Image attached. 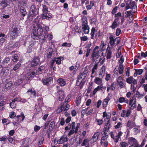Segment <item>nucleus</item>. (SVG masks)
I'll list each match as a JSON object with an SVG mask.
<instances>
[{"mask_svg": "<svg viewBox=\"0 0 147 147\" xmlns=\"http://www.w3.org/2000/svg\"><path fill=\"white\" fill-rule=\"evenodd\" d=\"M95 29L94 27H92L91 30V32L90 34L91 38L93 40L94 39L95 32Z\"/></svg>", "mask_w": 147, "mask_h": 147, "instance_id": "nucleus-31", "label": "nucleus"}, {"mask_svg": "<svg viewBox=\"0 0 147 147\" xmlns=\"http://www.w3.org/2000/svg\"><path fill=\"white\" fill-rule=\"evenodd\" d=\"M57 82L61 86H64L66 84V82L64 80L61 78L58 79Z\"/></svg>", "mask_w": 147, "mask_h": 147, "instance_id": "nucleus-25", "label": "nucleus"}, {"mask_svg": "<svg viewBox=\"0 0 147 147\" xmlns=\"http://www.w3.org/2000/svg\"><path fill=\"white\" fill-rule=\"evenodd\" d=\"M105 71V67H102L100 69L99 75H101L102 77L104 75Z\"/></svg>", "mask_w": 147, "mask_h": 147, "instance_id": "nucleus-37", "label": "nucleus"}, {"mask_svg": "<svg viewBox=\"0 0 147 147\" xmlns=\"http://www.w3.org/2000/svg\"><path fill=\"white\" fill-rule=\"evenodd\" d=\"M89 144V140L88 139H85L84 140L82 143L81 144V145L82 146H84L88 145Z\"/></svg>", "mask_w": 147, "mask_h": 147, "instance_id": "nucleus-43", "label": "nucleus"}, {"mask_svg": "<svg viewBox=\"0 0 147 147\" xmlns=\"http://www.w3.org/2000/svg\"><path fill=\"white\" fill-rule=\"evenodd\" d=\"M5 35L3 33L0 34V43L3 44L5 41Z\"/></svg>", "mask_w": 147, "mask_h": 147, "instance_id": "nucleus-27", "label": "nucleus"}, {"mask_svg": "<svg viewBox=\"0 0 147 147\" xmlns=\"http://www.w3.org/2000/svg\"><path fill=\"white\" fill-rule=\"evenodd\" d=\"M147 57V51L145 53L142 52L141 53L140 58L143 57Z\"/></svg>", "mask_w": 147, "mask_h": 147, "instance_id": "nucleus-59", "label": "nucleus"}, {"mask_svg": "<svg viewBox=\"0 0 147 147\" xmlns=\"http://www.w3.org/2000/svg\"><path fill=\"white\" fill-rule=\"evenodd\" d=\"M40 58L38 56L34 57L31 62V67H34L37 66L40 63Z\"/></svg>", "mask_w": 147, "mask_h": 147, "instance_id": "nucleus-10", "label": "nucleus"}, {"mask_svg": "<svg viewBox=\"0 0 147 147\" xmlns=\"http://www.w3.org/2000/svg\"><path fill=\"white\" fill-rule=\"evenodd\" d=\"M71 94H69L68 95L66 98L65 99V102L68 103V102H70L71 101Z\"/></svg>", "mask_w": 147, "mask_h": 147, "instance_id": "nucleus-46", "label": "nucleus"}, {"mask_svg": "<svg viewBox=\"0 0 147 147\" xmlns=\"http://www.w3.org/2000/svg\"><path fill=\"white\" fill-rule=\"evenodd\" d=\"M122 134L123 132L121 131L118 132L117 135L115 133H113L112 131L110 133L111 138L113 139L115 142L116 143L118 142L119 138H120L121 136H122Z\"/></svg>", "mask_w": 147, "mask_h": 147, "instance_id": "nucleus-6", "label": "nucleus"}, {"mask_svg": "<svg viewBox=\"0 0 147 147\" xmlns=\"http://www.w3.org/2000/svg\"><path fill=\"white\" fill-rule=\"evenodd\" d=\"M84 83L85 81L84 80H82L78 77L76 82V85L79 87L80 89L82 88Z\"/></svg>", "mask_w": 147, "mask_h": 147, "instance_id": "nucleus-16", "label": "nucleus"}, {"mask_svg": "<svg viewBox=\"0 0 147 147\" xmlns=\"http://www.w3.org/2000/svg\"><path fill=\"white\" fill-rule=\"evenodd\" d=\"M42 19L39 18L38 16L34 20L33 24V31L31 34L32 37L34 39L42 40L45 41L46 38L44 35L42 34L43 31L41 23Z\"/></svg>", "mask_w": 147, "mask_h": 147, "instance_id": "nucleus-1", "label": "nucleus"}, {"mask_svg": "<svg viewBox=\"0 0 147 147\" xmlns=\"http://www.w3.org/2000/svg\"><path fill=\"white\" fill-rule=\"evenodd\" d=\"M111 113H107L106 112H104L103 113L102 117L104 118L105 117H106L107 119L108 120L109 119H110V118L111 117Z\"/></svg>", "mask_w": 147, "mask_h": 147, "instance_id": "nucleus-34", "label": "nucleus"}, {"mask_svg": "<svg viewBox=\"0 0 147 147\" xmlns=\"http://www.w3.org/2000/svg\"><path fill=\"white\" fill-rule=\"evenodd\" d=\"M82 29L85 34H88L89 32V27L88 25V22L85 18L83 17L82 19Z\"/></svg>", "mask_w": 147, "mask_h": 147, "instance_id": "nucleus-3", "label": "nucleus"}, {"mask_svg": "<svg viewBox=\"0 0 147 147\" xmlns=\"http://www.w3.org/2000/svg\"><path fill=\"white\" fill-rule=\"evenodd\" d=\"M19 57L18 56L17 54H14L13 56H12L11 60L14 62H16L18 60Z\"/></svg>", "mask_w": 147, "mask_h": 147, "instance_id": "nucleus-36", "label": "nucleus"}, {"mask_svg": "<svg viewBox=\"0 0 147 147\" xmlns=\"http://www.w3.org/2000/svg\"><path fill=\"white\" fill-rule=\"evenodd\" d=\"M86 76L85 75H84V74L81 73L80 75H79L78 77L82 79V80H84V79Z\"/></svg>", "mask_w": 147, "mask_h": 147, "instance_id": "nucleus-61", "label": "nucleus"}, {"mask_svg": "<svg viewBox=\"0 0 147 147\" xmlns=\"http://www.w3.org/2000/svg\"><path fill=\"white\" fill-rule=\"evenodd\" d=\"M28 3V0H24L23 1V5L24 6L28 7L31 5V4H27Z\"/></svg>", "mask_w": 147, "mask_h": 147, "instance_id": "nucleus-54", "label": "nucleus"}, {"mask_svg": "<svg viewBox=\"0 0 147 147\" xmlns=\"http://www.w3.org/2000/svg\"><path fill=\"white\" fill-rule=\"evenodd\" d=\"M11 0H2L0 1V5L1 8L3 9L9 6Z\"/></svg>", "mask_w": 147, "mask_h": 147, "instance_id": "nucleus-11", "label": "nucleus"}, {"mask_svg": "<svg viewBox=\"0 0 147 147\" xmlns=\"http://www.w3.org/2000/svg\"><path fill=\"white\" fill-rule=\"evenodd\" d=\"M84 111L86 112L87 115H88L93 111L94 109L93 108H90V107H88L85 109L83 110L82 111Z\"/></svg>", "mask_w": 147, "mask_h": 147, "instance_id": "nucleus-23", "label": "nucleus"}, {"mask_svg": "<svg viewBox=\"0 0 147 147\" xmlns=\"http://www.w3.org/2000/svg\"><path fill=\"white\" fill-rule=\"evenodd\" d=\"M134 80V78L132 76H130L126 79V82L129 84H131Z\"/></svg>", "mask_w": 147, "mask_h": 147, "instance_id": "nucleus-48", "label": "nucleus"}, {"mask_svg": "<svg viewBox=\"0 0 147 147\" xmlns=\"http://www.w3.org/2000/svg\"><path fill=\"white\" fill-rule=\"evenodd\" d=\"M94 82L98 85H102V80L98 77H96L94 79Z\"/></svg>", "mask_w": 147, "mask_h": 147, "instance_id": "nucleus-29", "label": "nucleus"}, {"mask_svg": "<svg viewBox=\"0 0 147 147\" xmlns=\"http://www.w3.org/2000/svg\"><path fill=\"white\" fill-rule=\"evenodd\" d=\"M42 83L43 84L47 86H49L53 81V78L51 77L47 78L43 80L42 79Z\"/></svg>", "mask_w": 147, "mask_h": 147, "instance_id": "nucleus-15", "label": "nucleus"}, {"mask_svg": "<svg viewBox=\"0 0 147 147\" xmlns=\"http://www.w3.org/2000/svg\"><path fill=\"white\" fill-rule=\"evenodd\" d=\"M135 12V11H134L133 10L127 11L125 13V16L126 18H128L130 16V18H132V20H133V16Z\"/></svg>", "mask_w": 147, "mask_h": 147, "instance_id": "nucleus-19", "label": "nucleus"}, {"mask_svg": "<svg viewBox=\"0 0 147 147\" xmlns=\"http://www.w3.org/2000/svg\"><path fill=\"white\" fill-rule=\"evenodd\" d=\"M124 67L123 65L120 64L119 65L118 73L120 74H122L123 71Z\"/></svg>", "mask_w": 147, "mask_h": 147, "instance_id": "nucleus-38", "label": "nucleus"}, {"mask_svg": "<svg viewBox=\"0 0 147 147\" xmlns=\"http://www.w3.org/2000/svg\"><path fill=\"white\" fill-rule=\"evenodd\" d=\"M9 105L12 109L15 108L16 107V103L12 101L10 103Z\"/></svg>", "mask_w": 147, "mask_h": 147, "instance_id": "nucleus-53", "label": "nucleus"}, {"mask_svg": "<svg viewBox=\"0 0 147 147\" xmlns=\"http://www.w3.org/2000/svg\"><path fill=\"white\" fill-rule=\"evenodd\" d=\"M118 101L120 103L125 102L126 103H128V99L125 100L123 97H121L119 98Z\"/></svg>", "mask_w": 147, "mask_h": 147, "instance_id": "nucleus-32", "label": "nucleus"}, {"mask_svg": "<svg viewBox=\"0 0 147 147\" xmlns=\"http://www.w3.org/2000/svg\"><path fill=\"white\" fill-rule=\"evenodd\" d=\"M20 14L24 17L25 16L27 13L26 9L23 7H21L20 9Z\"/></svg>", "mask_w": 147, "mask_h": 147, "instance_id": "nucleus-24", "label": "nucleus"}, {"mask_svg": "<svg viewBox=\"0 0 147 147\" xmlns=\"http://www.w3.org/2000/svg\"><path fill=\"white\" fill-rule=\"evenodd\" d=\"M45 69L44 66H41L37 70V71L40 74L42 71L44 70Z\"/></svg>", "mask_w": 147, "mask_h": 147, "instance_id": "nucleus-45", "label": "nucleus"}, {"mask_svg": "<svg viewBox=\"0 0 147 147\" xmlns=\"http://www.w3.org/2000/svg\"><path fill=\"white\" fill-rule=\"evenodd\" d=\"M110 39V44L111 46H113L116 40V38L114 39L112 35H111L109 37Z\"/></svg>", "mask_w": 147, "mask_h": 147, "instance_id": "nucleus-28", "label": "nucleus"}, {"mask_svg": "<svg viewBox=\"0 0 147 147\" xmlns=\"http://www.w3.org/2000/svg\"><path fill=\"white\" fill-rule=\"evenodd\" d=\"M58 93L59 94V96L58 98V99L59 101H61L64 99L65 97V93L64 92L60 91Z\"/></svg>", "mask_w": 147, "mask_h": 147, "instance_id": "nucleus-22", "label": "nucleus"}, {"mask_svg": "<svg viewBox=\"0 0 147 147\" xmlns=\"http://www.w3.org/2000/svg\"><path fill=\"white\" fill-rule=\"evenodd\" d=\"M21 65V63L20 62H18L15 65L13 68V69L14 71L17 70L20 67Z\"/></svg>", "mask_w": 147, "mask_h": 147, "instance_id": "nucleus-41", "label": "nucleus"}, {"mask_svg": "<svg viewBox=\"0 0 147 147\" xmlns=\"http://www.w3.org/2000/svg\"><path fill=\"white\" fill-rule=\"evenodd\" d=\"M76 133V130L73 129H71L70 130L68 134V136H69L73 134L74 133Z\"/></svg>", "mask_w": 147, "mask_h": 147, "instance_id": "nucleus-60", "label": "nucleus"}, {"mask_svg": "<svg viewBox=\"0 0 147 147\" xmlns=\"http://www.w3.org/2000/svg\"><path fill=\"white\" fill-rule=\"evenodd\" d=\"M110 119L108 120L105 122V124L104 128L103 129L102 131L105 134H107L106 132L108 131L111 127V124L110 122Z\"/></svg>", "mask_w": 147, "mask_h": 147, "instance_id": "nucleus-9", "label": "nucleus"}, {"mask_svg": "<svg viewBox=\"0 0 147 147\" xmlns=\"http://www.w3.org/2000/svg\"><path fill=\"white\" fill-rule=\"evenodd\" d=\"M12 84L11 82L7 83L5 85V87L6 89H9L12 86Z\"/></svg>", "mask_w": 147, "mask_h": 147, "instance_id": "nucleus-55", "label": "nucleus"}, {"mask_svg": "<svg viewBox=\"0 0 147 147\" xmlns=\"http://www.w3.org/2000/svg\"><path fill=\"white\" fill-rule=\"evenodd\" d=\"M128 143L131 145H134L136 147H140L139 145L137 142V140L133 137H129L128 139Z\"/></svg>", "mask_w": 147, "mask_h": 147, "instance_id": "nucleus-8", "label": "nucleus"}, {"mask_svg": "<svg viewBox=\"0 0 147 147\" xmlns=\"http://www.w3.org/2000/svg\"><path fill=\"white\" fill-rule=\"evenodd\" d=\"M42 13L46 12L49 11H48V8L45 5H42Z\"/></svg>", "mask_w": 147, "mask_h": 147, "instance_id": "nucleus-47", "label": "nucleus"}, {"mask_svg": "<svg viewBox=\"0 0 147 147\" xmlns=\"http://www.w3.org/2000/svg\"><path fill=\"white\" fill-rule=\"evenodd\" d=\"M65 105V106H66V108L65 109L63 110V111H66H66L68 110L69 108L70 105L68 104V103H65L64 102V105Z\"/></svg>", "mask_w": 147, "mask_h": 147, "instance_id": "nucleus-57", "label": "nucleus"}, {"mask_svg": "<svg viewBox=\"0 0 147 147\" xmlns=\"http://www.w3.org/2000/svg\"><path fill=\"white\" fill-rule=\"evenodd\" d=\"M81 96H79L77 97L76 98V105L78 106L80 104L81 102Z\"/></svg>", "mask_w": 147, "mask_h": 147, "instance_id": "nucleus-44", "label": "nucleus"}, {"mask_svg": "<svg viewBox=\"0 0 147 147\" xmlns=\"http://www.w3.org/2000/svg\"><path fill=\"white\" fill-rule=\"evenodd\" d=\"M119 20V18H116L113 22L112 25L111 26V27L113 29H114L117 27L119 25V24L118 25L117 23Z\"/></svg>", "mask_w": 147, "mask_h": 147, "instance_id": "nucleus-21", "label": "nucleus"}, {"mask_svg": "<svg viewBox=\"0 0 147 147\" xmlns=\"http://www.w3.org/2000/svg\"><path fill=\"white\" fill-rule=\"evenodd\" d=\"M121 30L119 28H117L116 29V34L117 36H119L121 33Z\"/></svg>", "mask_w": 147, "mask_h": 147, "instance_id": "nucleus-62", "label": "nucleus"}, {"mask_svg": "<svg viewBox=\"0 0 147 147\" xmlns=\"http://www.w3.org/2000/svg\"><path fill=\"white\" fill-rule=\"evenodd\" d=\"M40 129V127L37 125H35L34 127V130L36 132L38 131Z\"/></svg>", "mask_w": 147, "mask_h": 147, "instance_id": "nucleus-64", "label": "nucleus"}, {"mask_svg": "<svg viewBox=\"0 0 147 147\" xmlns=\"http://www.w3.org/2000/svg\"><path fill=\"white\" fill-rule=\"evenodd\" d=\"M19 28L18 26L13 27L12 28L10 32L11 36L12 38H15L19 33Z\"/></svg>", "mask_w": 147, "mask_h": 147, "instance_id": "nucleus-5", "label": "nucleus"}, {"mask_svg": "<svg viewBox=\"0 0 147 147\" xmlns=\"http://www.w3.org/2000/svg\"><path fill=\"white\" fill-rule=\"evenodd\" d=\"M129 3L130 6V9L132 10L135 8V7H136L135 1H130Z\"/></svg>", "mask_w": 147, "mask_h": 147, "instance_id": "nucleus-33", "label": "nucleus"}, {"mask_svg": "<svg viewBox=\"0 0 147 147\" xmlns=\"http://www.w3.org/2000/svg\"><path fill=\"white\" fill-rule=\"evenodd\" d=\"M122 80L123 78L119 76L118 78L117 82L119 87L121 88H123L124 86L123 83L122 82Z\"/></svg>", "mask_w": 147, "mask_h": 147, "instance_id": "nucleus-20", "label": "nucleus"}, {"mask_svg": "<svg viewBox=\"0 0 147 147\" xmlns=\"http://www.w3.org/2000/svg\"><path fill=\"white\" fill-rule=\"evenodd\" d=\"M136 96L134 95L132 98L129 102V105L130 106L132 104L136 103Z\"/></svg>", "mask_w": 147, "mask_h": 147, "instance_id": "nucleus-30", "label": "nucleus"}, {"mask_svg": "<svg viewBox=\"0 0 147 147\" xmlns=\"http://www.w3.org/2000/svg\"><path fill=\"white\" fill-rule=\"evenodd\" d=\"M116 83L114 82L113 83L111 86V90H114L115 89V86H116Z\"/></svg>", "mask_w": 147, "mask_h": 147, "instance_id": "nucleus-63", "label": "nucleus"}, {"mask_svg": "<svg viewBox=\"0 0 147 147\" xmlns=\"http://www.w3.org/2000/svg\"><path fill=\"white\" fill-rule=\"evenodd\" d=\"M69 138L67 136L65 135H63L60 138V139L57 141V143L59 144H62L64 142H67Z\"/></svg>", "mask_w": 147, "mask_h": 147, "instance_id": "nucleus-17", "label": "nucleus"}, {"mask_svg": "<svg viewBox=\"0 0 147 147\" xmlns=\"http://www.w3.org/2000/svg\"><path fill=\"white\" fill-rule=\"evenodd\" d=\"M46 53L47 57L48 60L50 59L52 57H54L55 56L54 51L51 48H48L46 51Z\"/></svg>", "mask_w": 147, "mask_h": 147, "instance_id": "nucleus-7", "label": "nucleus"}, {"mask_svg": "<svg viewBox=\"0 0 147 147\" xmlns=\"http://www.w3.org/2000/svg\"><path fill=\"white\" fill-rule=\"evenodd\" d=\"M38 10L36 8L34 5H32L30 7V12L28 14V18L32 19L38 14Z\"/></svg>", "mask_w": 147, "mask_h": 147, "instance_id": "nucleus-2", "label": "nucleus"}, {"mask_svg": "<svg viewBox=\"0 0 147 147\" xmlns=\"http://www.w3.org/2000/svg\"><path fill=\"white\" fill-rule=\"evenodd\" d=\"M134 131L136 134L139 133L140 132V127L137 126L136 127H135L134 128Z\"/></svg>", "mask_w": 147, "mask_h": 147, "instance_id": "nucleus-58", "label": "nucleus"}, {"mask_svg": "<svg viewBox=\"0 0 147 147\" xmlns=\"http://www.w3.org/2000/svg\"><path fill=\"white\" fill-rule=\"evenodd\" d=\"M100 55V53L99 51L97 50V51H93L91 58L92 61H94V57L96 59H97L98 58Z\"/></svg>", "mask_w": 147, "mask_h": 147, "instance_id": "nucleus-13", "label": "nucleus"}, {"mask_svg": "<svg viewBox=\"0 0 147 147\" xmlns=\"http://www.w3.org/2000/svg\"><path fill=\"white\" fill-rule=\"evenodd\" d=\"M100 135V133L99 132L95 133L90 140L91 142L94 143L97 141Z\"/></svg>", "mask_w": 147, "mask_h": 147, "instance_id": "nucleus-12", "label": "nucleus"}, {"mask_svg": "<svg viewBox=\"0 0 147 147\" xmlns=\"http://www.w3.org/2000/svg\"><path fill=\"white\" fill-rule=\"evenodd\" d=\"M101 133L102 136L100 142V144L105 147H107L108 144V142L107 140L108 136L107 134H105L104 133Z\"/></svg>", "mask_w": 147, "mask_h": 147, "instance_id": "nucleus-4", "label": "nucleus"}, {"mask_svg": "<svg viewBox=\"0 0 147 147\" xmlns=\"http://www.w3.org/2000/svg\"><path fill=\"white\" fill-rule=\"evenodd\" d=\"M112 51L110 49H109L107 51V58L108 59H110L111 57Z\"/></svg>", "mask_w": 147, "mask_h": 147, "instance_id": "nucleus-39", "label": "nucleus"}, {"mask_svg": "<svg viewBox=\"0 0 147 147\" xmlns=\"http://www.w3.org/2000/svg\"><path fill=\"white\" fill-rule=\"evenodd\" d=\"M16 116V113L14 112H11L9 113V117L11 119H14Z\"/></svg>", "mask_w": 147, "mask_h": 147, "instance_id": "nucleus-56", "label": "nucleus"}, {"mask_svg": "<svg viewBox=\"0 0 147 147\" xmlns=\"http://www.w3.org/2000/svg\"><path fill=\"white\" fill-rule=\"evenodd\" d=\"M121 147H127L128 146V144L125 142L122 141L120 144Z\"/></svg>", "mask_w": 147, "mask_h": 147, "instance_id": "nucleus-52", "label": "nucleus"}, {"mask_svg": "<svg viewBox=\"0 0 147 147\" xmlns=\"http://www.w3.org/2000/svg\"><path fill=\"white\" fill-rule=\"evenodd\" d=\"M20 118H22V121H23L25 118L24 114L23 113H21V115H18L15 117L14 119H15V121H16L17 123H19L20 120Z\"/></svg>", "mask_w": 147, "mask_h": 147, "instance_id": "nucleus-18", "label": "nucleus"}, {"mask_svg": "<svg viewBox=\"0 0 147 147\" xmlns=\"http://www.w3.org/2000/svg\"><path fill=\"white\" fill-rule=\"evenodd\" d=\"M72 45V44L71 43H67V42H65L63 43L62 45V47H70Z\"/></svg>", "mask_w": 147, "mask_h": 147, "instance_id": "nucleus-50", "label": "nucleus"}, {"mask_svg": "<svg viewBox=\"0 0 147 147\" xmlns=\"http://www.w3.org/2000/svg\"><path fill=\"white\" fill-rule=\"evenodd\" d=\"M101 36L100 32V31H98L96 32L95 35L94 39H96V40H98V38L99 37Z\"/></svg>", "mask_w": 147, "mask_h": 147, "instance_id": "nucleus-49", "label": "nucleus"}, {"mask_svg": "<svg viewBox=\"0 0 147 147\" xmlns=\"http://www.w3.org/2000/svg\"><path fill=\"white\" fill-rule=\"evenodd\" d=\"M55 123L54 121H51L49 126V129L50 130H52L55 127Z\"/></svg>", "mask_w": 147, "mask_h": 147, "instance_id": "nucleus-40", "label": "nucleus"}, {"mask_svg": "<svg viewBox=\"0 0 147 147\" xmlns=\"http://www.w3.org/2000/svg\"><path fill=\"white\" fill-rule=\"evenodd\" d=\"M42 19L49 20L52 18V15L50 13V11H48L42 13Z\"/></svg>", "mask_w": 147, "mask_h": 147, "instance_id": "nucleus-14", "label": "nucleus"}, {"mask_svg": "<svg viewBox=\"0 0 147 147\" xmlns=\"http://www.w3.org/2000/svg\"><path fill=\"white\" fill-rule=\"evenodd\" d=\"M37 72V71H35L34 70L32 72L30 73L28 75V78H33L34 77L36 74Z\"/></svg>", "mask_w": 147, "mask_h": 147, "instance_id": "nucleus-35", "label": "nucleus"}, {"mask_svg": "<svg viewBox=\"0 0 147 147\" xmlns=\"http://www.w3.org/2000/svg\"><path fill=\"white\" fill-rule=\"evenodd\" d=\"M135 71L134 75V77H136L138 75H141L143 72V70L142 69H135Z\"/></svg>", "mask_w": 147, "mask_h": 147, "instance_id": "nucleus-26", "label": "nucleus"}, {"mask_svg": "<svg viewBox=\"0 0 147 147\" xmlns=\"http://www.w3.org/2000/svg\"><path fill=\"white\" fill-rule=\"evenodd\" d=\"M106 44H105L104 42L103 41H101V44L100 47V49L101 51L105 50V48L104 47Z\"/></svg>", "mask_w": 147, "mask_h": 147, "instance_id": "nucleus-42", "label": "nucleus"}, {"mask_svg": "<svg viewBox=\"0 0 147 147\" xmlns=\"http://www.w3.org/2000/svg\"><path fill=\"white\" fill-rule=\"evenodd\" d=\"M10 59L9 57H7L4 59L3 61V63L4 65L8 63H9Z\"/></svg>", "mask_w": 147, "mask_h": 147, "instance_id": "nucleus-51", "label": "nucleus"}]
</instances>
